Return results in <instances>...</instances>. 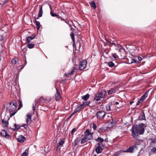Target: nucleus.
I'll return each instance as SVG.
<instances>
[{
	"mask_svg": "<svg viewBox=\"0 0 156 156\" xmlns=\"http://www.w3.org/2000/svg\"><path fill=\"white\" fill-rule=\"evenodd\" d=\"M104 146L102 144L97 143L95 147V151L97 154H99L102 151V147Z\"/></svg>",
	"mask_w": 156,
	"mask_h": 156,
	"instance_id": "f03ea898",
	"label": "nucleus"
},
{
	"mask_svg": "<svg viewBox=\"0 0 156 156\" xmlns=\"http://www.w3.org/2000/svg\"><path fill=\"white\" fill-rule=\"evenodd\" d=\"M87 64V62L85 60H83L81 62L80 64L79 69L80 70L85 69Z\"/></svg>",
	"mask_w": 156,
	"mask_h": 156,
	"instance_id": "1a4fd4ad",
	"label": "nucleus"
},
{
	"mask_svg": "<svg viewBox=\"0 0 156 156\" xmlns=\"http://www.w3.org/2000/svg\"><path fill=\"white\" fill-rule=\"evenodd\" d=\"M151 142L154 144L156 143V139H151Z\"/></svg>",
	"mask_w": 156,
	"mask_h": 156,
	"instance_id": "de8ad7c7",
	"label": "nucleus"
},
{
	"mask_svg": "<svg viewBox=\"0 0 156 156\" xmlns=\"http://www.w3.org/2000/svg\"><path fill=\"white\" fill-rule=\"evenodd\" d=\"M50 9H51V10H52V8L51 7V6H50Z\"/></svg>",
	"mask_w": 156,
	"mask_h": 156,
	"instance_id": "0e129e2a",
	"label": "nucleus"
},
{
	"mask_svg": "<svg viewBox=\"0 0 156 156\" xmlns=\"http://www.w3.org/2000/svg\"><path fill=\"white\" fill-rule=\"evenodd\" d=\"M133 103V101H130V105H131L132 104V103Z\"/></svg>",
	"mask_w": 156,
	"mask_h": 156,
	"instance_id": "e2e57ef3",
	"label": "nucleus"
},
{
	"mask_svg": "<svg viewBox=\"0 0 156 156\" xmlns=\"http://www.w3.org/2000/svg\"><path fill=\"white\" fill-rule=\"evenodd\" d=\"M107 63L108 66L110 67H113L115 65V64L112 62H108Z\"/></svg>",
	"mask_w": 156,
	"mask_h": 156,
	"instance_id": "c85d7f7f",
	"label": "nucleus"
},
{
	"mask_svg": "<svg viewBox=\"0 0 156 156\" xmlns=\"http://www.w3.org/2000/svg\"><path fill=\"white\" fill-rule=\"evenodd\" d=\"M1 135L5 137L6 138H9L10 136L4 130H3L1 131Z\"/></svg>",
	"mask_w": 156,
	"mask_h": 156,
	"instance_id": "ddd939ff",
	"label": "nucleus"
},
{
	"mask_svg": "<svg viewBox=\"0 0 156 156\" xmlns=\"http://www.w3.org/2000/svg\"><path fill=\"white\" fill-rule=\"evenodd\" d=\"M115 92V90L114 89V88H111V89L109 90H108V92L107 93L108 94H112Z\"/></svg>",
	"mask_w": 156,
	"mask_h": 156,
	"instance_id": "4be33fe9",
	"label": "nucleus"
},
{
	"mask_svg": "<svg viewBox=\"0 0 156 156\" xmlns=\"http://www.w3.org/2000/svg\"><path fill=\"white\" fill-rule=\"evenodd\" d=\"M78 105L80 107V108L81 109L83 107V106H83V104H82L79 105Z\"/></svg>",
	"mask_w": 156,
	"mask_h": 156,
	"instance_id": "5fc2aeb1",
	"label": "nucleus"
},
{
	"mask_svg": "<svg viewBox=\"0 0 156 156\" xmlns=\"http://www.w3.org/2000/svg\"><path fill=\"white\" fill-rule=\"evenodd\" d=\"M76 70V69L75 68L73 69V70L70 73V75H71L73 74L75 72Z\"/></svg>",
	"mask_w": 156,
	"mask_h": 156,
	"instance_id": "37998d69",
	"label": "nucleus"
},
{
	"mask_svg": "<svg viewBox=\"0 0 156 156\" xmlns=\"http://www.w3.org/2000/svg\"><path fill=\"white\" fill-rule=\"evenodd\" d=\"M93 128L94 129L97 128V126L94 123L93 124Z\"/></svg>",
	"mask_w": 156,
	"mask_h": 156,
	"instance_id": "3c124183",
	"label": "nucleus"
},
{
	"mask_svg": "<svg viewBox=\"0 0 156 156\" xmlns=\"http://www.w3.org/2000/svg\"><path fill=\"white\" fill-rule=\"evenodd\" d=\"M64 143V140L63 139H62L61 140L59 141L58 143L59 145H62Z\"/></svg>",
	"mask_w": 156,
	"mask_h": 156,
	"instance_id": "e433bc0d",
	"label": "nucleus"
},
{
	"mask_svg": "<svg viewBox=\"0 0 156 156\" xmlns=\"http://www.w3.org/2000/svg\"><path fill=\"white\" fill-rule=\"evenodd\" d=\"M136 140V141L135 142V144L136 145H139L142 141V140L138 139Z\"/></svg>",
	"mask_w": 156,
	"mask_h": 156,
	"instance_id": "cd10ccee",
	"label": "nucleus"
},
{
	"mask_svg": "<svg viewBox=\"0 0 156 156\" xmlns=\"http://www.w3.org/2000/svg\"><path fill=\"white\" fill-rule=\"evenodd\" d=\"M34 46V44L33 43H29L28 44L27 46L29 48H33Z\"/></svg>",
	"mask_w": 156,
	"mask_h": 156,
	"instance_id": "bb28decb",
	"label": "nucleus"
},
{
	"mask_svg": "<svg viewBox=\"0 0 156 156\" xmlns=\"http://www.w3.org/2000/svg\"><path fill=\"white\" fill-rule=\"evenodd\" d=\"M151 151L152 152L156 153V148H155V147H153V148L151 149Z\"/></svg>",
	"mask_w": 156,
	"mask_h": 156,
	"instance_id": "c03bdc74",
	"label": "nucleus"
},
{
	"mask_svg": "<svg viewBox=\"0 0 156 156\" xmlns=\"http://www.w3.org/2000/svg\"><path fill=\"white\" fill-rule=\"evenodd\" d=\"M136 147V145L132 146L127 150H125L124 152H126L132 153L133 151L134 148Z\"/></svg>",
	"mask_w": 156,
	"mask_h": 156,
	"instance_id": "2eb2a0df",
	"label": "nucleus"
},
{
	"mask_svg": "<svg viewBox=\"0 0 156 156\" xmlns=\"http://www.w3.org/2000/svg\"><path fill=\"white\" fill-rule=\"evenodd\" d=\"M92 133L89 132L88 129H87L84 132L85 136L86 138L88 140L91 139L92 137Z\"/></svg>",
	"mask_w": 156,
	"mask_h": 156,
	"instance_id": "0eeeda50",
	"label": "nucleus"
},
{
	"mask_svg": "<svg viewBox=\"0 0 156 156\" xmlns=\"http://www.w3.org/2000/svg\"><path fill=\"white\" fill-rule=\"evenodd\" d=\"M78 111H77V109H76L69 116V118H71V116L73 115H74Z\"/></svg>",
	"mask_w": 156,
	"mask_h": 156,
	"instance_id": "a19ab883",
	"label": "nucleus"
},
{
	"mask_svg": "<svg viewBox=\"0 0 156 156\" xmlns=\"http://www.w3.org/2000/svg\"><path fill=\"white\" fill-rule=\"evenodd\" d=\"M113 102L114 104H115L116 105H118L119 103V102L115 101Z\"/></svg>",
	"mask_w": 156,
	"mask_h": 156,
	"instance_id": "864d4df0",
	"label": "nucleus"
},
{
	"mask_svg": "<svg viewBox=\"0 0 156 156\" xmlns=\"http://www.w3.org/2000/svg\"><path fill=\"white\" fill-rule=\"evenodd\" d=\"M56 94H55V96L56 100L57 101L59 100L61 98V96L60 94V93L59 91L57 89V88H56Z\"/></svg>",
	"mask_w": 156,
	"mask_h": 156,
	"instance_id": "9d476101",
	"label": "nucleus"
},
{
	"mask_svg": "<svg viewBox=\"0 0 156 156\" xmlns=\"http://www.w3.org/2000/svg\"><path fill=\"white\" fill-rule=\"evenodd\" d=\"M22 126L24 127L25 128H26L27 127V125L26 124H24Z\"/></svg>",
	"mask_w": 156,
	"mask_h": 156,
	"instance_id": "13d9d810",
	"label": "nucleus"
},
{
	"mask_svg": "<svg viewBox=\"0 0 156 156\" xmlns=\"http://www.w3.org/2000/svg\"><path fill=\"white\" fill-rule=\"evenodd\" d=\"M107 111H109L111 110V104H108L106 106Z\"/></svg>",
	"mask_w": 156,
	"mask_h": 156,
	"instance_id": "473e14b6",
	"label": "nucleus"
},
{
	"mask_svg": "<svg viewBox=\"0 0 156 156\" xmlns=\"http://www.w3.org/2000/svg\"><path fill=\"white\" fill-rule=\"evenodd\" d=\"M44 99L42 97H41L40 98L38 99L37 100L35 101V105H33L32 108L33 110H35V108L36 107H38L39 105H40V103L42 101H44Z\"/></svg>",
	"mask_w": 156,
	"mask_h": 156,
	"instance_id": "20e7f679",
	"label": "nucleus"
},
{
	"mask_svg": "<svg viewBox=\"0 0 156 156\" xmlns=\"http://www.w3.org/2000/svg\"><path fill=\"white\" fill-rule=\"evenodd\" d=\"M100 95L101 96L102 98L104 99L105 98L107 95V93L106 90L105 89H103L101 90H99L98 91Z\"/></svg>",
	"mask_w": 156,
	"mask_h": 156,
	"instance_id": "6e6552de",
	"label": "nucleus"
},
{
	"mask_svg": "<svg viewBox=\"0 0 156 156\" xmlns=\"http://www.w3.org/2000/svg\"><path fill=\"white\" fill-rule=\"evenodd\" d=\"M131 61L129 63V64H131L132 63H138V62L137 61V60L133 58H131Z\"/></svg>",
	"mask_w": 156,
	"mask_h": 156,
	"instance_id": "72a5a7b5",
	"label": "nucleus"
},
{
	"mask_svg": "<svg viewBox=\"0 0 156 156\" xmlns=\"http://www.w3.org/2000/svg\"><path fill=\"white\" fill-rule=\"evenodd\" d=\"M36 26L37 29L38 30H39L40 28V23L39 22L36 21Z\"/></svg>",
	"mask_w": 156,
	"mask_h": 156,
	"instance_id": "f704fd0d",
	"label": "nucleus"
},
{
	"mask_svg": "<svg viewBox=\"0 0 156 156\" xmlns=\"http://www.w3.org/2000/svg\"><path fill=\"white\" fill-rule=\"evenodd\" d=\"M116 123V121L115 120H113L111 122L112 126H114Z\"/></svg>",
	"mask_w": 156,
	"mask_h": 156,
	"instance_id": "4c0bfd02",
	"label": "nucleus"
},
{
	"mask_svg": "<svg viewBox=\"0 0 156 156\" xmlns=\"http://www.w3.org/2000/svg\"><path fill=\"white\" fill-rule=\"evenodd\" d=\"M112 56L114 57V58L115 59L117 57L116 56V54L115 53L113 54H112Z\"/></svg>",
	"mask_w": 156,
	"mask_h": 156,
	"instance_id": "603ef678",
	"label": "nucleus"
},
{
	"mask_svg": "<svg viewBox=\"0 0 156 156\" xmlns=\"http://www.w3.org/2000/svg\"><path fill=\"white\" fill-rule=\"evenodd\" d=\"M14 128L13 129V130L16 131L17 129H19L20 128V127L19 125L17 126L16 124L14 125Z\"/></svg>",
	"mask_w": 156,
	"mask_h": 156,
	"instance_id": "7c9ffc66",
	"label": "nucleus"
},
{
	"mask_svg": "<svg viewBox=\"0 0 156 156\" xmlns=\"http://www.w3.org/2000/svg\"><path fill=\"white\" fill-rule=\"evenodd\" d=\"M63 83H60L59 84L60 87H64V86H63Z\"/></svg>",
	"mask_w": 156,
	"mask_h": 156,
	"instance_id": "052dcab7",
	"label": "nucleus"
},
{
	"mask_svg": "<svg viewBox=\"0 0 156 156\" xmlns=\"http://www.w3.org/2000/svg\"><path fill=\"white\" fill-rule=\"evenodd\" d=\"M106 115L105 112L104 111H98L97 113L96 116L97 118L102 119Z\"/></svg>",
	"mask_w": 156,
	"mask_h": 156,
	"instance_id": "39448f33",
	"label": "nucleus"
},
{
	"mask_svg": "<svg viewBox=\"0 0 156 156\" xmlns=\"http://www.w3.org/2000/svg\"><path fill=\"white\" fill-rule=\"evenodd\" d=\"M43 6L41 5H40L39 6V9L38 12V16L39 17H41L42 15L43 10H42Z\"/></svg>",
	"mask_w": 156,
	"mask_h": 156,
	"instance_id": "f3484780",
	"label": "nucleus"
},
{
	"mask_svg": "<svg viewBox=\"0 0 156 156\" xmlns=\"http://www.w3.org/2000/svg\"><path fill=\"white\" fill-rule=\"evenodd\" d=\"M76 131V129L75 128L73 129L72 131H71V134L72 135H73L74 134V132H75Z\"/></svg>",
	"mask_w": 156,
	"mask_h": 156,
	"instance_id": "49530a36",
	"label": "nucleus"
},
{
	"mask_svg": "<svg viewBox=\"0 0 156 156\" xmlns=\"http://www.w3.org/2000/svg\"><path fill=\"white\" fill-rule=\"evenodd\" d=\"M16 112V111L15 112H13L12 113H10V116L12 117L13 115H14Z\"/></svg>",
	"mask_w": 156,
	"mask_h": 156,
	"instance_id": "8fccbe9b",
	"label": "nucleus"
},
{
	"mask_svg": "<svg viewBox=\"0 0 156 156\" xmlns=\"http://www.w3.org/2000/svg\"><path fill=\"white\" fill-rule=\"evenodd\" d=\"M76 109H77V111H79L81 109L78 105L77 106Z\"/></svg>",
	"mask_w": 156,
	"mask_h": 156,
	"instance_id": "6e6d98bb",
	"label": "nucleus"
},
{
	"mask_svg": "<svg viewBox=\"0 0 156 156\" xmlns=\"http://www.w3.org/2000/svg\"><path fill=\"white\" fill-rule=\"evenodd\" d=\"M35 35H33L31 36H29L27 37L26 39V42L29 43L31 40L35 38Z\"/></svg>",
	"mask_w": 156,
	"mask_h": 156,
	"instance_id": "dca6fc26",
	"label": "nucleus"
},
{
	"mask_svg": "<svg viewBox=\"0 0 156 156\" xmlns=\"http://www.w3.org/2000/svg\"><path fill=\"white\" fill-rule=\"evenodd\" d=\"M4 4L6 3L9 0H3Z\"/></svg>",
	"mask_w": 156,
	"mask_h": 156,
	"instance_id": "bf43d9fd",
	"label": "nucleus"
},
{
	"mask_svg": "<svg viewBox=\"0 0 156 156\" xmlns=\"http://www.w3.org/2000/svg\"><path fill=\"white\" fill-rule=\"evenodd\" d=\"M90 6L92 7L94 9H96V4L94 2H91V3H90Z\"/></svg>",
	"mask_w": 156,
	"mask_h": 156,
	"instance_id": "a878e982",
	"label": "nucleus"
},
{
	"mask_svg": "<svg viewBox=\"0 0 156 156\" xmlns=\"http://www.w3.org/2000/svg\"><path fill=\"white\" fill-rule=\"evenodd\" d=\"M145 127L143 123L133 126L131 129L133 138L137 140L140 137L139 135H142L144 133Z\"/></svg>",
	"mask_w": 156,
	"mask_h": 156,
	"instance_id": "f257e3e1",
	"label": "nucleus"
},
{
	"mask_svg": "<svg viewBox=\"0 0 156 156\" xmlns=\"http://www.w3.org/2000/svg\"><path fill=\"white\" fill-rule=\"evenodd\" d=\"M19 107L18 108L19 109H20L22 107V106H23L22 103L21 101H19Z\"/></svg>",
	"mask_w": 156,
	"mask_h": 156,
	"instance_id": "79ce46f5",
	"label": "nucleus"
},
{
	"mask_svg": "<svg viewBox=\"0 0 156 156\" xmlns=\"http://www.w3.org/2000/svg\"><path fill=\"white\" fill-rule=\"evenodd\" d=\"M80 140V137H77L76 139L75 140L74 143H75V145H77L78 143Z\"/></svg>",
	"mask_w": 156,
	"mask_h": 156,
	"instance_id": "393cba45",
	"label": "nucleus"
},
{
	"mask_svg": "<svg viewBox=\"0 0 156 156\" xmlns=\"http://www.w3.org/2000/svg\"><path fill=\"white\" fill-rule=\"evenodd\" d=\"M99 130L101 132H104L105 131V129H104L103 128H99Z\"/></svg>",
	"mask_w": 156,
	"mask_h": 156,
	"instance_id": "09e8293b",
	"label": "nucleus"
},
{
	"mask_svg": "<svg viewBox=\"0 0 156 156\" xmlns=\"http://www.w3.org/2000/svg\"><path fill=\"white\" fill-rule=\"evenodd\" d=\"M2 123L5 127H7L9 125V122L8 121L5 119V118L3 119H2Z\"/></svg>",
	"mask_w": 156,
	"mask_h": 156,
	"instance_id": "a211bd4d",
	"label": "nucleus"
},
{
	"mask_svg": "<svg viewBox=\"0 0 156 156\" xmlns=\"http://www.w3.org/2000/svg\"><path fill=\"white\" fill-rule=\"evenodd\" d=\"M50 14L52 17H57L58 15L54 13L52 11L50 12Z\"/></svg>",
	"mask_w": 156,
	"mask_h": 156,
	"instance_id": "c9c22d12",
	"label": "nucleus"
},
{
	"mask_svg": "<svg viewBox=\"0 0 156 156\" xmlns=\"http://www.w3.org/2000/svg\"><path fill=\"white\" fill-rule=\"evenodd\" d=\"M149 91V90H148L144 93V94L141 97L140 99L138 101L136 104L137 105H139L140 103L143 102L144 100L147 97L148 94V92Z\"/></svg>",
	"mask_w": 156,
	"mask_h": 156,
	"instance_id": "423d86ee",
	"label": "nucleus"
},
{
	"mask_svg": "<svg viewBox=\"0 0 156 156\" xmlns=\"http://www.w3.org/2000/svg\"><path fill=\"white\" fill-rule=\"evenodd\" d=\"M102 99V98L101 96L100 95V94H99L98 92L95 94L94 99L97 101H98L99 100H101Z\"/></svg>",
	"mask_w": 156,
	"mask_h": 156,
	"instance_id": "f8f14e48",
	"label": "nucleus"
},
{
	"mask_svg": "<svg viewBox=\"0 0 156 156\" xmlns=\"http://www.w3.org/2000/svg\"><path fill=\"white\" fill-rule=\"evenodd\" d=\"M108 42L110 44H112L113 45H114L115 46H116V42L115 41H113L112 40H108Z\"/></svg>",
	"mask_w": 156,
	"mask_h": 156,
	"instance_id": "2f4dec72",
	"label": "nucleus"
},
{
	"mask_svg": "<svg viewBox=\"0 0 156 156\" xmlns=\"http://www.w3.org/2000/svg\"><path fill=\"white\" fill-rule=\"evenodd\" d=\"M140 119L144 120L145 119V117L144 114L143 113V114L140 115L139 116Z\"/></svg>",
	"mask_w": 156,
	"mask_h": 156,
	"instance_id": "c756f323",
	"label": "nucleus"
},
{
	"mask_svg": "<svg viewBox=\"0 0 156 156\" xmlns=\"http://www.w3.org/2000/svg\"><path fill=\"white\" fill-rule=\"evenodd\" d=\"M18 62V59L16 58H13L11 61L12 63L13 64L15 65Z\"/></svg>",
	"mask_w": 156,
	"mask_h": 156,
	"instance_id": "412c9836",
	"label": "nucleus"
},
{
	"mask_svg": "<svg viewBox=\"0 0 156 156\" xmlns=\"http://www.w3.org/2000/svg\"><path fill=\"white\" fill-rule=\"evenodd\" d=\"M26 121L27 125H29L30 124L31 121V116L29 113L27 115V118Z\"/></svg>",
	"mask_w": 156,
	"mask_h": 156,
	"instance_id": "9b49d317",
	"label": "nucleus"
},
{
	"mask_svg": "<svg viewBox=\"0 0 156 156\" xmlns=\"http://www.w3.org/2000/svg\"><path fill=\"white\" fill-rule=\"evenodd\" d=\"M28 149H27L22 154L21 156H28Z\"/></svg>",
	"mask_w": 156,
	"mask_h": 156,
	"instance_id": "b1692460",
	"label": "nucleus"
},
{
	"mask_svg": "<svg viewBox=\"0 0 156 156\" xmlns=\"http://www.w3.org/2000/svg\"><path fill=\"white\" fill-rule=\"evenodd\" d=\"M18 142L21 143L23 142L26 140L25 138L23 136H19L17 138Z\"/></svg>",
	"mask_w": 156,
	"mask_h": 156,
	"instance_id": "4468645a",
	"label": "nucleus"
},
{
	"mask_svg": "<svg viewBox=\"0 0 156 156\" xmlns=\"http://www.w3.org/2000/svg\"><path fill=\"white\" fill-rule=\"evenodd\" d=\"M90 102L89 101L83 102V104L84 106L85 105H88L90 104Z\"/></svg>",
	"mask_w": 156,
	"mask_h": 156,
	"instance_id": "ea45409f",
	"label": "nucleus"
},
{
	"mask_svg": "<svg viewBox=\"0 0 156 156\" xmlns=\"http://www.w3.org/2000/svg\"><path fill=\"white\" fill-rule=\"evenodd\" d=\"M8 107L10 112L14 111L17 107L16 102L15 101H13L9 103Z\"/></svg>",
	"mask_w": 156,
	"mask_h": 156,
	"instance_id": "7ed1b4c3",
	"label": "nucleus"
},
{
	"mask_svg": "<svg viewBox=\"0 0 156 156\" xmlns=\"http://www.w3.org/2000/svg\"><path fill=\"white\" fill-rule=\"evenodd\" d=\"M89 97L90 95L89 94H87L85 95L82 96L81 98L83 99L86 101L89 98Z\"/></svg>",
	"mask_w": 156,
	"mask_h": 156,
	"instance_id": "aec40b11",
	"label": "nucleus"
},
{
	"mask_svg": "<svg viewBox=\"0 0 156 156\" xmlns=\"http://www.w3.org/2000/svg\"><path fill=\"white\" fill-rule=\"evenodd\" d=\"M95 140L97 142H99L98 143L102 144V143L104 141V140L100 137H98Z\"/></svg>",
	"mask_w": 156,
	"mask_h": 156,
	"instance_id": "6ab92c4d",
	"label": "nucleus"
},
{
	"mask_svg": "<svg viewBox=\"0 0 156 156\" xmlns=\"http://www.w3.org/2000/svg\"><path fill=\"white\" fill-rule=\"evenodd\" d=\"M70 75V73H66V76H69Z\"/></svg>",
	"mask_w": 156,
	"mask_h": 156,
	"instance_id": "4d7b16f0",
	"label": "nucleus"
},
{
	"mask_svg": "<svg viewBox=\"0 0 156 156\" xmlns=\"http://www.w3.org/2000/svg\"><path fill=\"white\" fill-rule=\"evenodd\" d=\"M88 140L87 139L84 137L81 140V143L82 144H84Z\"/></svg>",
	"mask_w": 156,
	"mask_h": 156,
	"instance_id": "5701e85b",
	"label": "nucleus"
},
{
	"mask_svg": "<svg viewBox=\"0 0 156 156\" xmlns=\"http://www.w3.org/2000/svg\"><path fill=\"white\" fill-rule=\"evenodd\" d=\"M27 63V62L26 60H25L24 61V65L25 66L26 65Z\"/></svg>",
	"mask_w": 156,
	"mask_h": 156,
	"instance_id": "680f3d73",
	"label": "nucleus"
},
{
	"mask_svg": "<svg viewBox=\"0 0 156 156\" xmlns=\"http://www.w3.org/2000/svg\"><path fill=\"white\" fill-rule=\"evenodd\" d=\"M70 36L71 37V38L72 39L73 41H75V37L73 33H71V34H70Z\"/></svg>",
	"mask_w": 156,
	"mask_h": 156,
	"instance_id": "58836bf2",
	"label": "nucleus"
},
{
	"mask_svg": "<svg viewBox=\"0 0 156 156\" xmlns=\"http://www.w3.org/2000/svg\"><path fill=\"white\" fill-rule=\"evenodd\" d=\"M136 58H138V60H137V61L138 62V63H139V62H140L142 60V58L140 57H136Z\"/></svg>",
	"mask_w": 156,
	"mask_h": 156,
	"instance_id": "a18cd8bd",
	"label": "nucleus"
}]
</instances>
